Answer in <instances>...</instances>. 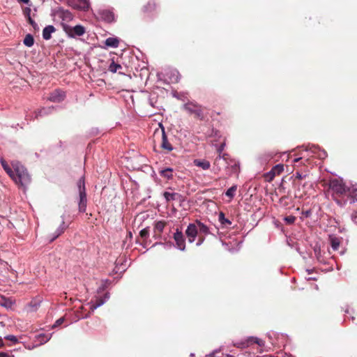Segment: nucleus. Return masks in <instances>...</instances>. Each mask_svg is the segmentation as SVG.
Listing matches in <instances>:
<instances>
[{
	"instance_id": "f257e3e1",
	"label": "nucleus",
	"mask_w": 357,
	"mask_h": 357,
	"mask_svg": "<svg viewBox=\"0 0 357 357\" xmlns=\"http://www.w3.org/2000/svg\"><path fill=\"white\" fill-rule=\"evenodd\" d=\"M328 192L340 207H344L348 202L353 204L357 202V188L347 186L341 179L330 180Z\"/></svg>"
},
{
	"instance_id": "f03ea898",
	"label": "nucleus",
	"mask_w": 357,
	"mask_h": 357,
	"mask_svg": "<svg viewBox=\"0 0 357 357\" xmlns=\"http://www.w3.org/2000/svg\"><path fill=\"white\" fill-rule=\"evenodd\" d=\"M12 167L14 169L13 176L10 178L15 183L22 187H26L31 181L27 169L19 162H13Z\"/></svg>"
},
{
	"instance_id": "7ed1b4c3",
	"label": "nucleus",
	"mask_w": 357,
	"mask_h": 357,
	"mask_svg": "<svg viewBox=\"0 0 357 357\" xmlns=\"http://www.w3.org/2000/svg\"><path fill=\"white\" fill-rule=\"evenodd\" d=\"M183 108L190 114H193L196 119L203 121L205 118L204 108L201 105L193 102H187L184 105Z\"/></svg>"
},
{
	"instance_id": "20e7f679",
	"label": "nucleus",
	"mask_w": 357,
	"mask_h": 357,
	"mask_svg": "<svg viewBox=\"0 0 357 357\" xmlns=\"http://www.w3.org/2000/svg\"><path fill=\"white\" fill-rule=\"evenodd\" d=\"M63 29L70 38L83 36L86 32L85 28L82 25H76L72 27L67 24H63Z\"/></svg>"
},
{
	"instance_id": "39448f33",
	"label": "nucleus",
	"mask_w": 357,
	"mask_h": 357,
	"mask_svg": "<svg viewBox=\"0 0 357 357\" xmlns=\"http://www.w3.org/2000/svg\"><path fill=\"white\" fill-rule=\"evenodd\" d=\"M196 227L198 228L199 239L197 245H200L205 240V236L210 234L209 228L199 220H195Z\"/></svg>"
},
{
	"instance_id": "423d86ee",
	"label": "nucleus",
	"mask_w": 357,
	"mask_h": 357,
	"mask_svg": "<svg viewBox=\"0 0 357 357\" xmlns=\"http://www.w3.org/2000/svg\"><path fill=\"white\" fill-rule=\"evenodd\" d=\"M196 222L190 223L185 230V235L188 242L192 243L195 241L196 237H199L198 228L196 227Z\"/></svg>"
},
{
	"instance_id": "0eeeda50",
	"label": "nucleus",
	"mask_w": 357,
	"mask_h": 357,
	"mask_svg": "<svg viewBox=\"0 0 357 357\" xmlns=\"http://www.w3.org/2000/svg\"><path fill=\"white\" fill-rule=\"evenodd\" d=\"M68 5L74 9L86 10L89 7L88 0H68Z\"/></svg>"
},
{
	"instance_id": "6e6552de",
	"label": "nucleus",
	"mask_w": 357,
	"mask_h": 357,
	"mask_svg": "<svg viewBox=\"0 0 357 357\" xmlns=\"http://www.w3.org/2000/svg\"><path fill=\"white\" fill-rule=\"evenodd\" d=\"M174 239L177 248L181 250H184L185 248V238L182 231L178 229H176V232L174 234Z\"/></svg>"
},
{
	"instance_id": "1a4fd4ad",
	"label": "nucleus",
	"mask_w": 357,
	"mask_h": 357,
	"mask_svg": "<svg viewBox=\"0 0 357 357\" xmlns=\"http://www.w3.org/2000/svg\"><path fill=\"white\" fill-rule=\"evenodd\" d=\"M66 97L65 92L60 90L56 89L50 93L47 99L53 102H60L64 100Z\"/></svg>"
},
{
	"instance_id": "9d476101",
	"label": "nucleus",
	"mask_w": 357,
	"mask_h": 357,
	"mask_svg": "<svg viewBox=\"0 0 357 357\" xmlns=\"http://www.w3.org/2000/svg\"><path fill=\"white\" fill-rule=\"evenodd\" d=\"M160 146L163 150H166L167 152H170L173 150V146L168 141L167 135L163 128H162V142Z\"/></svg>"
},
{
	"instance_id": "9b49d317",
	"label": "nucleus",
	"mask_w": 357,
	"mask_h": 357,
	"mask_svg": "<svg viewBox=\"0 0 357 357\" xmlns=\"http://www.w3.org/2000/svg\"><path fill=\"white\" fill-rule=\"evenodd\" d=\"M79 201L78 203L79 211L80 213H84L86 209L87 205V199H86V192H82L79 193Z\"/></svg>"
},
{
	"instance_id": "f8f14e48",
	"label": "nucleus",
	"mask_w": 357,
	"mask_h": 357,
	"mask_svg": "<svg viewBox=\"0 0 357 357\" xmlns=\"http://www.w3.org/2000/svg\"><path fill=\"white\" fill-rule=\"evenodd\" d=\"M193 164L203 170H207L211 167L210 162L204 159H195L193 160Z\"/></svg>"
},
{
	"instance_id": "ddd939ff",
	"label": "nucleus",
	"mask_w": 357,
	"mask_h": 357,
	"mask_svg": "<svg viewBox=\"0 0 357 357\" xmlns=\"http://www.w3.org/2000/svg\"><path fill=\"white\" fill-rule=\"evenodd\" d=\"M284 171V165L282 164L274 166L272 169L269 172V174H271V177L269 181H272L276 175H280Z\"/></svg>"
},
{
	"instance_id": "4468645a",
	"label": "nucleus",
	"mask_w": 357,
	"mask_h": 357,
	"mask_svg": "<svg viewBox=\"0 0 357 357\" xmlns=\"http://www.w3.org/2000/svg\"><path fill=\"white\" fill-rule=\"evenodd\" d=\"M56 31V29L52 25L45 26L43 31V38L45 40H50L52 37L51 34Z\"/></svg>"
},
{
	"instance_id": "2eb2a0df",
	"label": "nucleus",
	"mask_w": 357,
	"mask_h": 357,
	"mask_svg": "<svg viewBox=\"0 0 357 357\" xmlns=\"http://www.w3.org/2000/svg\"><path fill=\"white\" fill-rule=\"evenodd\" d=\"M225 146V142H223L222 143L220 144L219 147L217 149V151L218 152V156L215 158V160L214 161V165H218L219 162L222 160V158H223L224 160H226V156L227 155L224 154L222 156L221 155V153L223 151Z\"/></svg>"
},
{
	"instance_id": "dca6fc26",
	"label": "nucleus",
	"mask_w": 357,
	"mask_h": 357,
	"mask_svg": "<svg viewBox=\"0 0 357 357\" xmlns=\"http://www.w3.org/2000/svg\"><path fill=\"white\" fill-rule=\"evenodd\" d=\"M166 225L167 222L164 220H160L156 222L154 225V232L155 233V234L160 235Z\"/></svg>"
},
{
	"instance_id": "f3484780",
	"label": "nucleus",
	"mask_w": 357,
	"mask_h": 357,
	"mask_svg": "<svg viewBox=\"0 0 357 357\" xmlns=\"http://www.w3.org/2000/svg\"><path fill=\"white\" fill-rule=\"evenodd\" d=\"M60 17L63 19V20H71L73 19V15L71 13L67 10H64L62 8H59L58 10Z\"/></svg>"
},
{
	"instance_id": "a211bd4d",
	"label": "nucleus",
	"mask_w": 357,
	"mask_h": 357,
	"mask_svg": "<svg viewBox=\"0 0 357 357\" xmlns=\"http://www.w3.org/2000/svg\"><path fill=\"white\" fill-rule=\"evenodd\" d=\"M105 44L107 47L116 48L119 45V40L116 38L109 37L105 40Z\"/></svg>"
},
{
	"instance_id": "6ab92c4d",
	"label": "nucleus",
	"mask_w": 357,
	"mask_h": 357,
	"mask_svg": "<svg viewBox=\"0 0 357 357\" xmlns=\"http://www.w3.org/2000/svg\"><path fill=\"white\" fill-rule=\"evenodd\" d=\"M107 298H109L108 294H105L104 298H102V297L96 298V303L94 304H93V305L91 307V309L92 310H93L94 309L100 307L105 302V300Z\"/></svg>"
},
{
	"instance_id": "aec40b11",
	"label": "nucleus",
	"mask_w": 357,
	"mask_h": 357,
	"mask_svg": "<svg viewBox=\"0 0 357 357\" xmlns=\"http://www.w3.org/2000/svg\"><path fill=\"white\" fill-rule=\"evenodd\" d=\"M163 196L165 198L167 202L176 200L181 197V195H179L178 193H176V192L171 193L169 192H165L163 194Z\"/></svg>"
},
{
	"instance_id": "412c9836",
	"label": "nucleus",
	"mask_w": 357,
	"mask_h": 357,
	"mask_svg": "<svg viewBox=\"0 0 357 357\" xmlns=\"http://www.w3.org/2000/svg\"><path fill=\"white\" fill-rule=\"evenodd\" d=\"M172 172L173 169L172 168H167L159 172L161 176L167 179H172L173 178Z\"/></svg>"
},
{
	"instance_id": "4be33fe9",
	"label": "nucleus",
	"mask_w": 357,
	"mask_h": 357,
	"mask_svg": "<svg viewBox=\"0 0 357 357\" xmlns=\"http://www.w3.org/2000/svg\"><path fill=\"white\" fill-rule=\"evenodd\" d=\"M330 243L332 248L334 250H337L340 245V240L339 238L335 236H330Z\"/></svg>"
},
{
	"instance_id": "5701e85b",
	"label": "nucleus",
	"mask_w": 357,
	"mask_h": 357,
	"mask_svg": "<svg viewBox=\"0 0 357 357\" xmlns=\"http://www.w3.org/2000/svg\"><path fill=\"white\" fill-rule=\"evenodd\" d=\"M0 161H1V165L3 168V169L6 171V172L9 175L10 177L13 176L14 169L13 168L10 167V166L8 165V163L6 162V160H3V158H1Z\"/></svg>"
},
{
	"instance_id": "b1692460",
	"label": "nucleus",
	"mask_w": 357,
	"mask_h": 357,
	"mask_svg": "<svg viewBox=\"0 0 357 357\" xmlns=\"http://www.w3.org/2000/svg\"><path fill=\"white\" fill-rule=\"evenodd\" d=\"M156 5L153 1H149L144 7L143 12L144 13H150L153 11L155 9Z\"/></svg>"
},
{
	"instance_id": "393cba45",
	"label": "nucleus",
	"mask_w": 357,
	"mask_h": 357,
	"mask_svg": "<svg viewBox=\"0 0 357 357\" xmlns=\"http://www.w3.org/2000/svg\"><path fill=\"white\" fill-rule=\"evenodd\" d=\"M24 44L27 47H31L33 45L34 43V38L32 35L31 34H26L25 36V38L23 40Z\"/></svg>"
},
{
	"instance_id": "a878e982",
	"label": "nucleus",
	"mask_w": 357,
	"mask_h": 357,
	"mask_svg": "<svg viewBox=\"0 0 357 357\" xmlns=\"http://www.w3.org/2000/svg\"><path fill=\"white\" fill-rule=\"evenodd\" d=\"M77 188L79 193H81L82 192H86V188H85V181L84 177H81L78 182H77Z\"/></svg>"
},
{
	"instance_id": "bb28decb",
	"label": "nucleus",
	"mask_w": 357,
	"mask_h": 357,
	"mask_svg": "<svg viewBox=\"0 0 357 357\" xmlns=\"http://www.w3.org/2000/svg\"><path fill=\"white\" fill-rule=\"evenodd\" d=\"M218 219L222 225H231V222L229 220L225 218V214L222 212H220L219 213Z\"/></svg>"
},
{
	"instance_id": "cd10ccee",
	"label": "nucleus",
	"mask_w": 357,
	"mask_h": 357,
	"mask_svg": "<svg viewBox=\"0 0 357 357\" xmlns=\"http://www.w3.org/2000/svg\"><path fill=\"white\" fill-rule=\"evenodd\" d=\"M237 190L236 185H233L231 188H229L225 192L226 196L229 197L230 199H232L234 195L235 192Z\"/></svg>"
},
{
	"instance_id": "c85d7f7f",
	"label": "nucleus",
	"mask_w": 357,
	"mask_h": 357,
	"mask_svg": "<svg viewBox=\"0 0 357 357\" xmlns=\"http://www.w3.org/2000/svg\"><path fill=\"white\" fill-rule=\"evenodd\" d=\"M294 184L297 185V189L295 191V197L302 198L305 195V192H301L300 188V183H297L296 181H294Z\"/></svg>"
},
{
	"instance_id": "c756f323",
	"label": "nucleus",
	"mask_w": 357,
	"mask_h": 357,
	"mask_svg": "<svg viewBox=\"0 0 357 357\" xmlns=\"http://www.w3.org/2000/svg\"><path fill=\"white\" fill-rule=\"evenodd\" d=\"M121 68V66L112 61L109 66V70L112 73H116L119 69Z\"/></svg>"
},
{
	"instance_id": "7c9ffc66",
	"label": "nucleus",
	"mask_w": 357,
	"mask_h": 357,
	"mask_svg": "<svg viewBox=\"0 0 357 357\" xmlns=\"http://www.w3.org/2000/svg\"><path fill=\"white\" fill-rule=\"evenodd\" d=\"M139 236L143 239H146L149 236V229L148 227L142 229L139 232Z\"/></svg>"
},
{
	"instance_id": "2f4dec72",
	"label": "nucleus",
	"mask_w": 357,
	"mask_h": 357,
	"mask_svg": "<svg viewBox=\"0 0 357 357\" xmlns=\"http://www.w3.org/2000/svg\"><path fill=\"white\" fill-rule=\"evenodd\" d=\"M231 171L235 173L238 174L240 171V165L237 162H234L233 165H231Z\"/></svg>"
},
{
	"instance_id": "473e14b6",
	"label": "nucleus",
	"mask_w": 357,
	"mask_h": 357,
	"mask_svg": "<svg viewBox=\"0 0 357 357\" xmlns=\"http://www.w3.org/2000/svg\"><path fill=\"white\" fill-rule=\"evenodd\" d=\"M296 217L294 216V215H289V216H287L284 218V221L286 222L287 224L288 225H291V224H294V222L296 221Z\"/></svg>"
},
{
	"instance_id": "72a5a7b5",
	"label": "nucleus",
	"mask_w": 357,
	"mask_h": 357,
	"mask_svg": "<svg viewBox=\"0 0 357 357\" xmlns=\"http://www.w3.org/2000/svg\"><path fill=\"white\" fill-rule=\"evenodd\" d=\"M28 22L33 26V28L34 29H38V24L36 23V22L34 20H33L31 19V17H30L29 14L28 15Z\"/></svg>"
},
{
	"instance_id": "f704fd0d",
	"label": "nucleus",
	"mask_w": 357,
	"mask_h": 357,
	"mask_svg": "<svg viewBox=\"0 0 357 357\" xmlns=\"http://www.w3.org/2000/svg\"><path fill=\"white\" fill-rule=\"evenodd\" d=\"M172 82H178L179 80V75L177 71L173 72V77L171 78Z\"/></svg>"
},
{
	"instance_id": "c9c22d12",
	"label": "nucleus",
	"mask_w": 357,
	"mask_h": 357,
	"mask_svg": "<svg viewBox=\"0 0 357 357\" xmlns=\"http://www.w3.org/2000/svg\"><path fill=\"white\" fill-rule=\"evenodd\" d=\"M6 340H10L13 343L17 342V339L15 335H9L5 337Z\"/></svg>"
},
{
	"instance_id": "e433bc0d",
	"label": "nucleus",
	"mask_w": 357,
	"mask_h": 357,
	"mask_svg": "<svg viewBox=\"0 0 357 357\" xmlns=\"http://www.w3.org/2000/svg\"><path fill=\"white\" fill-rule=\"evenodd\" d=\"M63 321H64V318H63V317L59 318V319H57L56 321L55 324L53 325V327L60 326L61 324H62L63 323Z\"/></svg>"
},
{
	"instance_id": "4c0bfd02",
	"label": "nucleus",
	"mask_w": 357,
	"mask_h": 357,
	"mask_svg": "<svg viewBox=\"0 0 357 357\" xmlns=\"http://www.w3.org/2000/svg\"><path fill=\"white\" fill-rule=\"evenodd\" d=\"M305 177V175H302V174L299 173V172H296V175H295V181L296 179L298 180H301L303 178H304Z\"/></svg>"
},
{
	"instance_id": "58836bf2",
	"label": "nucleus",
	"mask_w": 357,
	"mask_h": 357,
	"mask_svg": "<svg viewBox=\"0 0 357 357\" xmlns=\"http://www.w3.org/2000/svg\"><path fill=\"white\" fill-rule=\"evenodd\" d=\"M106 14H107V18L108 20H112L114 19V15L112 13L110 12H106Z\"/></svg>"
},
{
	"instance_id": "ea45409f",
	"label": "nucleus",
	"mask_w": 357,
	"mask_h": 357,
	"mask_svg": "<svg viewBox=\"0 0 357 357\" xmlns=\"http://www.w3.org/2000/svg\"><path fill=\"white\" fill-rule=\"evenodd\" d=\"M352 220L357 225V211L352 215Z\"/></svg>"
},
{
	"instance_id": "a19ab883",
	"label": "nucleus",
	"mask_w": 357,
	"mask_h": 357,
	"mask_svg": "<svg viewBox=\"0 0 357 357\" xmlns=\"http://www.w3.org/2000/svg\"><path fill=\"white\" fill-rule=\"evenodd\" d=\"M38 337H41L42 338L41 341H43L44 342H46L49 340V338L47 337L44 334H40V335H39Z\"/></svg>"
},
{
	"instance_id": "79ce46f5",
	"label": "nucleus",
	"mask_w": 357,
	"mask_h": 357,
	"mask_svg": "<svg viewBox=\"0 0 357 357\" xmlns=\"http://www.w3.org/2000/svg\"><path fill=\"white\" fill-rule=\"evenodd\" d=\"M0 357H14L13 356H9L7 353L6 352H0Z\"/></svg>"
},
{
	"instance_id": "37998d69",
	"label": "nucleus",
	"mask_w": 357,
	"mask_h": 357,
	"mask_svg": "<svg viewBox=\"0 0 357 357\" xmlns=\"http://www.w3.org/2000/svg\"><path fill=\"white\" fill-rule=\"evenodd\" d=\"M303 214L305 216V217H309L310 215H311V211H306L305 212H303Z\"/></svg>"
},
{
	"instance_id": "c03bdc74",
	"label": "nucleus",
	"mask_w": 357,
	"mask_h": 357,
	"mask_svg": "<svg viewBox=\"0 0 357 357\" xmlns=\"http://www.w3.org/2000/svg\"><path fill=\"white\" fill-rule=\"evenodd\" d=\"M222 114V112H216V111H213L212 112V114H211V116H214L215 114H217V115H220Z\"/></svg>"
},
{
	"instance_id": "a18cd8bd",
	"label": "nucleus",
	"mask_w": 357,
	"mask_h": 357,
	"mask_svg": "<svg viewBox=\"0 0 357 357\" xmlns=\"http://www.w3.org/2000/svg\"><path fill=\"white\" fill-rule=\"evenodd\" d=\"M62 232H63V229L60 230V231L57 233V234H56V236H54V237L51 241H52L53 240H54V239H55L56 238H57L59 235H61V234Z\"/></svg>"
},
{
	"instance_id": "49530a36",
	"label": "nucleus",
	"mask_w": 357,
	"mask_h": 357,
	"mask_svg": "<svg viewBox=\"0 0 357 357\" xmlns=\"http://www.w3.org/2000/svg\"><path fill=\"white\" fill-rule=\"evenodd\" d=\"M20 3H28L29 0H17Z\"/></svg>"
},
{
	"instance_id": "de8ad7c7",
	"label": "nucleus",
	"mask_w": 357,
	"mask_h": 357,
	"mask_svg": "<svg viewBox=\"0 0 357 357\" xmlns=\"http://www.w3.org/2000/svg\"><path fill=\"white\" fill-rule=\"evenodd\" d=\"M4 345L3 339L0 337V348L3 347Z\"/></svg>"
},
{
	"instance_id": "09e8293b",
	"label": "nucleus",
	"mask_w": 357,
	"mask_h": 357,
	"mask_svg": "<svg viewBox=\"0 0 357 357\" xmlns=\"http://www.w3.org/2000/svg\"><path fill=\"white\" fill-rule=\"evenodd\" d=\"M223 357H234V356L231 355L227 354V355L224 356Z\"/></svg>"
},
{
	"instance_id": "8fccbe9b",
	"label": "nucleus",
	"mask_w": 357,
	"mask_h": 357,
	"mask_svg": "<svg viewBox=\"0 0 357 357\" xmlns=\"http://www.w3.org/2000/svg\"><path fill=\"white\" fill-rule=\"evenodd\" d=\"M300 159H301V158H295V159L294 160V161L295 162H298V160H300Z\"/></svg>"
},
{
	"instance_id": "3c124183",
	"label": "nucleus",
	"mask_w": 357,
	"mask_h": 357,
	"mask_svg": "<svg viewBox=\"0 0 357 357\" xmlns=\"http://www.w3.org/2000/svg\"><path fill=\"white\" fill-rule=\"evenodd\" d=\"M267 176H268V177H269V178L268 179V181H269V179H270V178H271V174H269V172L268 173Z\"/></svg>"
},
{
	"instance_id": "603ef678",
	"label": "nucleus",
	"mask_w": 357,
	"mask_h": 357,
	"mask_svg": "<svg viewBox=\"0 0 357 357\" xmlns=\"http://www.w3.org/2000/svg\"><path fill=\"white\" fill-rule=\"evenodd\" d=\"M43 109H41V110H40V111L38 112V113L40 114L43 112Z\"/></svg>"
},
{
	"instance_id": "864d4df0",
	"label": "nucleus",
	"mask_w": 357,
	"mask_h": 357,
	"mask_svg": "<svg viewBox=\"0 0 357 357\" xmlns=\"http://www.w3.org/2000/svg\"><path fill=\"white\" fill-rule=\"evenodd\" d=\"M129 236H132L131 232L129 233Z\"/></svg>"
}]
</instances>
